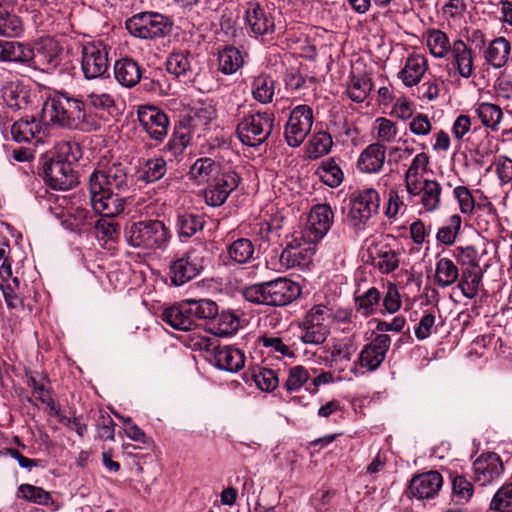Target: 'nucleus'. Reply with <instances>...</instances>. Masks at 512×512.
Returning a JSON list of instances; mask_svg holds the SVG:
<instances>
[{
  "instance_id": "nucleus-1",
  "label": "nucleus",
  "mask_w": 512,
  "mask_h": 512,
  "mask_svg": "<svg viewBox=\"0 0 512 512\" xmlns=\"http://www.w3.org/2000/svg\"><path fill=\"white\" fill-rule=\"evenodd\" d=\"M129 170L128 165L113 162L110 165L100 164L89 175V202L96 214L118 216L124 211L126 201L119 194L127 192L132 186Z\"/></svg>"
},
{
  "instance_id": "nucleus-2",
  "label": "nucleus",
  "mask_w": 512,
  "mask_h": 512,
  "mask_svg": "<svg viewBox=\"0 0 512 512\" xmlns=\"http://www.w3.org/2000/svg\"><path fill=\"white\" fill-rule=\"evenodd\" d=\"M43 112L53 124L71 130L93 132L98 131L103 124L101 114L92 112L82 99L66 92L48 97Z\"/></svg>"
},
{
  "instance_id": "nucleus-3",
  "label": "nucleus",
  "mask_w": 512,
  "mask_h": 512,
  "mask_svg": "<svg viewBox=\"0 0 512 512\" xmlns=\"http://www.w3.org/2000/svg\"><path fill=\"white\" fill-rule=\"evenodd\" d=\"M124 237L129 246L152 254L168 248L172 233L163 221L146 219L127 225Z\"/></svg>"
},
{
  "instance_id": "nucleus-4",
  "label": "nucleus",
  "mask_w": 512,
  "mask_h": 512,
  "mask_svg": "<svg viewBox=\"0 0 512 512\" xmlns=\"http://www.w3.org/2000/svg\"><path fill=\"white\" fill-rule=\"evenodd\" d=\"M243 297L254 304L285 306L300 294L298 284L284 277L250 285L243 289Z\"/></svg>"
},
{
  "instance_id": "nucleus-5",
  "label": "nucleus",
  "mask_w": 512,
  "mask_h": 512,
  "mask_svg": "<svg viewBox=\"0 0 512 512\" xmlns=\"http://www.w3.org/2000/svg\"><path fill=\"white\" fill-rule=\"evenodd\" d=\"M72 153L66 155L65 159H45L42 163V176L44 181L53 189L69 190L78 184V176L72 167V162L79 158V146L77 144L65 143L61 147V153Z\"/></svg>"
},
{
  "instance_id": "nucleus-6",
  "label": "nucleus",
  "mask_w": 512,
  "mask_h": 512,
  "mask_svg": "<svg viewBox=\"0 0 512 512\" xmlns=\"http://www.w3.org/2000/svg\"><path fill=\"white\" fill-rule=\"evenodd\" d=\"M247 106L238 107L239 114H243L237 124V135L242 144L256 147L264 143L271 135L274 127L275 116L270 111H259Z\"/></svg>"
},
{
  "instance_id": "nucleus-7",
  "label": "nucleus",
  "mask_w": 512,
  "mask_h": 512,
  "mask_svg": "<svg viewBox=\"0 0 512 512\" xmlns=\"http://www.w3.org/2000/svg\"><path fill=\"white\" fill-rule=\"evenodd\" d=\"M174 22L171 17L156 11H143L126 19L129 34L141 40L164 39L171 35Z\"/></svg>"
},
{
  "instance_id": "nucleus-8",
  "label": "nucleus",
  "mask_w": 512,
  "mask_h": 512,
  "mask_svg": "<svg viewBox=\"0 0 512 512\" xmlns=\"http://www.w3.org/2000/svg\"><path fill=\"white\" fill-rule=\"evenodd\" d=\"M380 201L378 191L373 188L355 192L349 201L348 224L355 230H364L369 220L378 213Z\"/></svg>"
},
{
  "instance_id": "nucleus-9",
  "label": "nucleus",
  "mask_w": 512,
  "mask_h": 512,
  "mask_svg": "<svg viewBox=\"0 0 512 512\" xmlns=\"http://www.w3.org/2000/svg\"><path fill=\"white\" fill-rule=\"evenodd\" d=\"M204 249L195 247L182 257L173 260L169 266V277L174 286H181L200 274L203 270Z\"/></svg>"
},
{
  "instance_id": "nucleus-10",
  "label": "nucleus",
  "mask_w": 512,
  "mask_h": 512,
  "mask_svg": "<svg viewBox=\"0 0 512 512\" xmlns=\"http://www.w3.org/2000/svg\"><path fill=\"white\" fill-rule=\"evenodd\" d=\"M390 344L389 335L383 333L376 335L370 343L364 345L351 372L357 377L364 373L361 369H366L369 372L375 371L385 360Z\"/></svg>"
},
{
  "instance_id": "nucleus-11",
  "label": "nucleus",
  "mask_w": 512,
  "mask_h": 512,
  "mask_svg": "<svg viewBox=\"0 0 512 512\" xmlns=\"http://www.w3.org/2000/svg\"><path fill=\"white\" fill-rule=\"evenodd\" d=\"M109 48L102 41L87 43L82 48L81 69L88 80L105 76L109 69Z\"/></svg>"
},
{
  "instance_id": "nucleus-12",
  "label": "nucleus",
  "mask_w": 512,
  "mask_h": 512,
  "mask_svg": "<svg viewBox=\"0 0 512 512\" xmlns=\"http://www.w3.org/2000/svg\"><path fill=\"white\" fill-rule=\"evenodd\" d=\"M313 124V111L308 105H298L290 113L285 127V139L290 147L300 146Z\"/></svg>"
},
{
  "instance_id": "nucleus-13",
  "label": "nucleus",
  "mask_w": 512,
  "mask_h": 512,
  "mask_svg": "<svg viewBox=\"0 0 512 512\" xmlns=\"http://www.w3.org/2000/svg\"><path fill=\"white\" fill-rule=\"evenodd\" d=\"M239 175L232 170L220 172L213 177L205 189V201L209 206L218 207L225 203L228 196L238 187Z\"/></svg>"
},
{
  "instance_id": "nucleus-14",
  "label": "nucleus",
  "mask_w": 512,
  "mask_h": 512,
  "mask_svg": "<svg viewBox=\"0 0 512 512\" xmlns=\"http://www.w3.org/2000/svg\"><path fill=\"white\" fill-rule=\"evenodd\" d=\"M244 21L247 29L255 37L271 35L275 31V20L267 7L256 1L245 4Z\"/></svg>"
},
{
  "instance_id": "nucleus-15",
  "label": "nucleus",
  "mask_w": 512,
  "mask_h": 512,
  "mask_svg": "<svg viewBox=\"0 0 512 512\" xmlns=\"http://www.w3.org/2000/svg\"><path fill=\"white\" fill-rule=\"evenodd\" d=\"M137 117L141 128L156 141L162 142L167 136L169 118L166 113L155 106H140Z\"/></svg>"
},
{
  "instance_id": "nucleus-16",
  "label": "nucleus",
  "mask_w": 512,
  "mask_h": 512,
  "mask_svg": "<svg viewBox=\"0 0 512 512\" xmlns=\"http://www.w3.org/2000/svg\"><path fill=\"white\" fill-rule=\"evenodd\" d=\"M334 213L329 204L314 205L308 217V223L303 231V238L307 242L321 240L330 230Z\"/></svg>"
},
{
  "instance_id": "nucleus-17",
  "label": "nucleus",
  "mask_w": 512,
  "mask_h": 512,
  "mask_svg": "<svg viewBox=\"0 0 512 512\" xmlns=\"http://www.w3.org/2000/svg\"><path fill=\"white\" fill-rule=\"evenodd\" d=\"M474 481L480 486H486L500 477L504 465L500 456L490 452L480 455L473 463Z\"/></svg>"
},
{
  "instance_id": "nucleus-18",
  "label": "nucleus",
  "mask_w": 512,
  "mask_h": 512,
  "mask_svg": "<svg viewBox=\"0 0 512 512\" xmlns=\"http://www.w3.org/2000/svg\"><path fill=\"white\" fill-rule=\"evenodd\" d=\"M36 93L22 81H11L3 86L2 98L13 110H26L34 105Z\"/></svg>"
},
{
  "instance_id": "nucleus-19",
  "label": "nucleus",
  "mask_w": 512,
  "mask_h": 512,
  "mask_svg": "<svg viewBox=\"0 0 512 512\" xmlns=\"http://www.w3.org/2000/svg\"><path fill=\"white\" fill-rule=\"evenodd\" d=\"M312 243L307 242L303 236L300 239L292 238L288 241L279 258L282 266L294 268L308 264L314 254L313 248L310 246Z\"/></svg>"
},
{
  "instance_id": "nucleus-20",
  "label": "nucleus",
  "mask_w": 512,
  "mask_h": 512,
  "mask_svg": "<svg viewBox=\"0 0 512 512\" xmlns=\"http://www.w3.org/2000/svg\"><path fill=\"white\" fill-rule=\"evenodd\" d=\"M443 485L442 475L435 470L416 475L412 478L409 485L411 496L419 499L434 498Z\"/></svg>"
},
{
  "instance_id": "nucleus-21",
  "label": "nucleus",
  "mask_w": 512,
  "mask_h": 512,
  "mask_svg": "<svg viewBox=\"0 0 512 512\" xmlns=\"http://www.w3.org/2000/svg\"><path fill=\"white\" fill-rule=\"evenodd\" d=\"M244 352L231 345L216 346L213 348V362L221 370L236 373L245 365Z\"/></svg>"
},
{
  "instance_id": "nucleus-22",
  "label": "nucleus",
  "mask_w": 512,
  "mask_h": 512,
  "mask_svg": "<svg viewBox=\"0 0 512 512\" xmlns=\"http://www.w3.org/2000/svg\"><path fill=\"white\" fill-rule=\"evenodd\" d=\"M161 318L176 330L189 331L196 326L187 300L165 309Z\"/></svg>"
},
{
  "instance_id": "nucleus-23",
  "label": "nucleus",
  "mask_w": 512,
  "mask_h": 512,
  "mask_svg": "<svg viewBox=\"0 0 512 512\" xmlns=\"http://www.w3.org/2000/svg\"><path fill=\"white\" fill-rule=\"evenodd\" d=\"M143 74L142 66L133 58L124 57L114 64V76L117 82L126 88L136 86Z\"/></svg>"
},
{
  "instance_id": "nucleus-24",
  "label": "nucleus",
  "mask_w": 512,
  "mask_h": 512,
  "mask_svg": "<svg viewBox=\"0 0 512 512\" xmlns=\"http://www.w3.org/2000/svg\"><path fill=\"white\" fill-rule=\"evenodd\" d=\"M385 158L386 147L379 142L372 143L360 154L357 167L365 173H377L382 169Z\"/></svg>"
},
{
  "instance_id": "nucleus-25",
  "label": "nucleus",
  "mask_w": 512,
  "mask_h": 512,
  "mask_svg": "<svg viewBox=\"0 0 512 512\" xmlns=\"http://www.w3.org/2000/svg\"><path fill=\"white\" fill-rule=\"evenodd\" d=\"M193 60L194 58L188 50L174 51L167 58L166 69L177 78L188 81L195 75Z\"/></svg>"
},
{
  "instance_id": "nucleus-26",
  "label": "nucleus",
  "mask_w": 512,
  "mask_h": 512,
  "mask_svg": "<svg viewBox=\"0 0 512 512\" xmlns=\"http://www.w3.org/2000/svg\"><path fill=\"white\" fill-rule=\"evenodd\" d=\"M36 55L28 44L16 41L4 42L3 62H13L26 66H34Z\"/></svg>"
},
{
  "instance_id": "nucleus-27",
  "label": "nucleus",
  "mask_w": 512,
  "mask_h": 512,
  "mask_svg": "<svg viewBox=\"0 0 512 512\" xmlns=\"http://www.w3.org/2000/svg\"><path fill=\"white\" fill-rule=\"evenodd\" d=\"M427 69V60L419 54L407 58L404 68L399 72V77L406 86L412 87L418 84Z\"/></svg>"
},
{
  "instance_id": "nucleus-28",
  "label": "nucleus",
  "mask_w": 512,
  "mask_h": 512,
  "mask_svg": "<svg viewBox=\"0 0 512 512\" xmlns=\"http://www.w3.org/2000/svg\"><path fill=\"white\" fill-rule=\"evenodd\" d=\"M511 46L504 37L493 39L485 50L486 61L494 68L499 69L506 65L509 59Z\"/></svg>"
},
{
  "instance_id": "nucleus-29",
  "label": "nucleus",
  "mask_w": 512,
  "mask_h": 512,
  "mask_svg": "<svg viewBox=\"0 0 512 512\" xmlns=\"http://www.w3.org/2000/svg\"><path fill=\"white\" fill-rule=\"evenodd\" d=\"M452 56L460 76L470 78L474 73L472 51L462 40H456L452 44Z\"/></svg>"
},
{
  "instance_id": "nucleus-30",
  "label": "nucleus",
  "mask_w": 512,
  "mask_h": 512,
  "mask_svg": "<svg viewBox=\"0 0 512 512\" xmlns=\"http://www.w3.org/2000/svg\"><path fill=\"white\" fill-rule=\"evenodd\" d=\"M473 111L485 127L490 128L492 131L498 130V126L503 118L500 106L489 102H481L474 105Z\"/></svg>"
},
{
  "instance_id": "nucleus-31",
  "label": "nucleus",
  "mask_w": 512,
  "mask_h": 512,
  "mask_svg": "<svg viewBox=\"0 0 512 512\" xmlns=\"http://www.w3.org/2000/svg\"><path fill=\"white\" fill-rule=\"evenodd\" d=\"M459 279V269L449 258H440L435 267L434 281L441 288L453 285Z\"/></svg>"
},
{
  "instance_id": "nucleus-32",
  "label": "nucleus",
  "mask_w": 512,
  "mask_h": 512,
  "mask_svg": "<svg viewBox=\"0 0 512 512\" xmlns=\"http://www.w3.org/2000/svg\"><path fill=\"white\" fill-rule=\"evenodd\" d=\"M243 63L241 52L234 46H227L218 53V69L225 75L235 73Z\"/></svg>"
},
{
  "instance_id": "nucleus-33",
  "label": "nucleus",
  "mask_w": 512,
  "mask_h": 512,
  "mask_svg": "<svg viewBox=\"0 0 512 512\" xmlns=\"http://www.w3.org/2000/svg\"><path fill=\"white\" fill-rule=\"evenodd\" d=\"M220 173V163L210 157H201L197 159L190 167V178L197 182H204L210 176H216Z\"/></svg>"
},
{
  "instance_id": "nucleus-34",
  "label": "nucleus",
  "mask_w": 512,
  "mask_h": 512,
  "mask_svg": "<svg viewBox=\"0 0 512 512\" xmlns=\"http://www.w3.org/2000/svg\"><path fill=\"white\" fill-rule=\"evenodd\" d=\"M253 98L261 104L272 102L275 92V82L271 76L260 74L252 81Z\"/></svg>"
},
{
  "instance_id": "nucleus-35",
  "label": "nucleus",
  "mask_w": 512,
  "mask_h": 512,
  "mask_svg": "<svg viewBox=\"0 0 512 512\" xmlns=\"http://www.w3.org/2000/svg\"><path fill=\"white\" fill-rule=\"evenodd\" d=\"M40 127L34 118L20 119L11 126L12 139L18 143H30L37 139Z\"/></svg>"
},
{
  "instance_id": "nucleus-36",
  "label": "nucleus",
  "mask_w": 512,
  "mask_h": 512,
  "mask_svg": "<svg viewBox=\"0 0 512 512\" xmlns=\"http://www.w3.org/2000/svg\"><path fill=\"white\" fill-rule=\"evenodd\" d=\"M316 174L325 185L331 188L340 186L344 179V174L334 158L323 160Z\"/></svg>"
},
{
  "instance_id": "nucleus-37",
  "label": "nucleus",
  "mask_w": 512,
  "mask_h": 512,
  "mask_svg": "<svg viewBox=\"0 0 512 512\" xmlns=\"http://www.w3.org/2000/svg\"><path fill=\"white\" fill-rule=\"evenodd\" d=\"M382 294L376 287H370L360 295H355L356 311L364 317L373 315L380 304Z\"/></svg>"
},
{
  "instance_id": "nucleus-38",
  "label": "nucleus",
  "mask_w": 512,
  "mask_h": 512,
  "mask_svg": "<svg viewBox=\"0 0 512 512\" xmlns=\"http://www.w3.org/2000/svg\"><path fill=\"white\" fill-rule=\"evenodd\" d=\"M23 32L22 19L13 12L0 9V37L19 38Z\"/></svg>"
},
{
  "instance_id": "nucleus-39",
  "label": "nucleus",
  "mask_w": 512,
  "mask_h": 512,
  "mask_svg": "<svg viewBox=\"0 0 512 512\" xmlns=\"http://www.w3.org/2000/svg\"><path fill=\"white\" fill-rule=\"evenodd\" d=\"M427 46L430 53L436 58H444L449 52H452L448 36L438 29L428 31Z\"/></svg>"
},
{
  "instance_id": "nucleus-40",
  "label": "nucleus",
  "mask_w": 512,
  "mask_h": 512,
  "mask_svg": "<svg viewBox=\"0 0 512 512\" xmlns=\"http://www.w3.org/2000/svg\"><path fill=\"white\" fill-rule=\"evenodd\" d=\"M474 264L472 269H466L462 272L459 279L458 288L461 290L463 296L468 299H473L478 295L479 285L482 280V274L477 271Z\"/></svg>"
},
{
  "instance_id": "nucleus-41",
  "label": "nucleus",
  "mask_w": 512,
  "mask_h": 512,
  "mask_svg": "<svg viewBox=\"0 0 512 512\" xmlns=\"http://www.w3.org/2000/svg\"><path fill=\"white\" fill-rule=\"evenodd\" d=\"M167 172L166 161L162 157L148 159L140 171L139 180L153 183L160 180Z\"/></svg>"
},
{
  "instance_id": "nucleus-42",
  "label": "nucleus",
  "mask_w": 512,
  "mask_h": 512,
  "mask_svg": "<svg viewBox=\"0 0 512 512\" xmlns=\"http://www.w3.org/2000/svg\"><path fill=\"white\" fill-rule=\"evenodd\" d=\"M205 221L200 215L193 213H183L178 215L176 227L180 238H190L197 231L204 227Z\"/></svg>"
},
{
  "instance_id": "nucleus-43",
  "label": "nucleus",
  "mask_w": 512,
  "mask_h": 512,
  "mask_svg": "<svg viewBox=\"0 0 512 512\" xmlns=\"http://www.w3.org/2000/svg\"><path fill=\"white\" fill-rule=\"evenodd\" d=\"M442 187L436 180H424L421 203L427 212L436 211L441 205Z\"/></svg>"
},
{
  "instance_id": "nucleus-44",
  "label": "nucleus",
  "mask_w": 512,
  "mask_h": 512,
  "mask_svg": "<svg viewBox=\"0 0 512 512\" xmlns=\"http://www.w3.org/2000/svg\"><path fill=\"white\" fill-rule=\"evenodd\" d=\"M227 252L231 260L238 264H245L253 258L254 245L251 240L240 238L229 245Z\"/></svg>"
},
{
  "instance_id": "nucleus-45",
  "label": "nucleus",
  "mask_w": 512,
  "mask_h": 512,
  "mask_svg": "<svg viewBox=\"0 0 512 512\" xmlns=\"http://www.w3.org/2000/svg\"><path fill=\"white\" fill-rule=\"evenodd\" d=\"M17 496L38 505L49 506L54 503L49 492L45 491L39 486H34L31 484H21L18 487Z\"/></svg>"
},
{
  "instance_id": "nucleus-46",
  "label": "nucleus",
  "mask_w": 512,
  "mask_h": 512,
  "mask_svg": "<svg viewBox=\"0 0 512 512\" xmlns=\"http://www.w3.org/2000/svg\"><path fill=\"white\" fill-rule=\"evenodd\" d=\"M333 145L332 137L325 131H320L312 136L307 146V154L310 159H317L327 154Z\"/></svg>"
},
{
  "instance_id": "nucleus-47",
  "label": "nucleus",
  "mask_w": 512,
  "mask_h": 512,
  "mask_svg": "<svg viewBox=\"0 0 512 512\" xmlns=\"http://www.w3.org/2000/svg\"><path fill=\"white\" fill-rule=\"evenodd\" d=\"M473 493V484L464 476L455 475L452 478V501L455 504L464 505L468 503Z\"/></svg>"
},
{
  "instance_id": "nucleus-48",
  "label": "nucleus",
  "mask_w": 512,
  "mask_h": 512,
  "mask_svg": "<svg viewBox=\"0 0 512 512\" xmlns=\"http://www.w3.org/2000/svg\"><path fill=\"white\" fill-rule=\"evenodd\" d=\"M5 303L9 309H16L23 306V299L21 297V280L14 277L11 281L0 283Z\"/></svg>"
},
{
  "instance_id": "nucleus-49",
  "label": "nucleus",
  "mask_w": 512,
  "mask_h": 512,
  "mask_svg": "<svg viewBox=\"0 0 512 512\" xmlns=\"http://www.w3.org/2000/svg\"><path fill=\"white\" fill-rule=\"evenodd\" d=\"M251 378L260 390L266 392L273 391L279 384L276 371L265 367L254 369Z\"/></svg>"
},
{
  "instance_id": "nucleus-50",
  "label": "nucleus",
  "mask_w": 512,
  "mask_h": 512,
  "mask_svg": "<svg viewBox=\"0 0 512 512\" xmlns=\"http://www.w3.org/2000/svg\"><path fill=\"white\" fill-rule=\"evenodd\" d=\"M214 333L218 336L233 335L239 328L238 317L231 312H222L214 318Z\"/></svg>"
},
{
  "instance_id": "nucleus-51",
  "label": "nucleus",
  "mask_w": 512,
  "mask_h": 512,
  "mask_svg": "<svg viewBox=\"0 0 512 512\" xmlns=\"http://www.w3.org/2000/svg\"><path fill=\"white\" fill-rule=\"evenodd\" d=\"M300 340L304 344L321 345L330 334L328 327L313 326L306 323L301 324Z\"/></svg>"
},
{
  "instance_id": "nucleus-52",
  "label": "nucleus",
  "mask_w": 512,
  "mask_h": 512,
  "mask_svg": "<svg viewBox=\"0 0 512 512\" xmlns=\"http://www.w3.org/2000/svg\"><path fill=\"white\" fill-rule=\"evenodd\" d=\"M371 89L372 83L369 78L353 76L347 87V94L352 101L361 103L368 97Z\"/></svg>"
},
{
  "instance_id": "nucleus-53",
  "label": "nucleus",
  "mask_w": 512,
  "mask_h": 512,
  "mask_svg": "<svg viewBox=\"0 0 512 512\" xmlns=\"http://www.w3.org/2000/svg\"><path fill=\"white\" fill-rule=\"evenodd\" d=\"M196 323L197 319H214L218 313L217 304L208 299L187 300Z\"/></svg>"
},
{
  "instance_id": "nucleus-54",
  "label": "nucleus",
  "mask_w": 512,
  "mask_h": 512,
  "mask_svg": "<svg viewBox=\"0 0 512 512\" xmlns=\"http://www.w3.org/2000/svg\"><path fill=\"white\" fill-rule=\"evenodd\" d=\"M373 130L376 132L378 142L394 143L398 136V129L391 120L379 117L375 120Z\"/></svg>"
},
{
  "instance_id": "nucleus-55",
  "label": "nucleus",
  "mask_w": 512,
  "mask_h": 512,
  "mask_svg": "<svg viewBox=\"0 0 512 512\" xmlns=\"http://www.w3.org/2000/svg\"><path fill=\"white\" fill-rule=\"evenodd\" d=\"M87 107L92 111L99 113L103 116L105 121L104 112L108 113L115 106L113 97L108 93H90L87 95Z\"/></svg>"
},
{
  "instance_id": "nucleus-56",
  "label": "nucleus",
  "mask_w": 512,
  "mask_h": 512,
  "mask_svg": "<svg viewBox=\"0 0 512 512\" xmlns=\"http://www.w3.org/2000/svg\"><path fill=\"white\" fill-rule=\"evenodd\" d=\"M356 348L351 341L335 343L330 350L331 363L334 366L350 362Z\"/></svg>"
},
{
  "instance_id": "nucleus-57",
  "label": "nucleus",
  "mask_w": 512,
  "mask_h": 512,
  "mask_svg": "<svg viewBox=\"0 0 512 512\" xmlns=\"http://www.w3.org/2000/svg\"><path fill=\"white\" fill-rule=\"evenodd\" d=\"M95 229L101 234V239L105 241H115L119 235V224L113 220L116 216L100 215Z\"/></svg>"
},
{
  "instance_id": "nucleus-58",
  "label": "nucleus",
  "mask_w": 512,
  "mask_h": 512,
  "mask_svg": "<svg viewBox=\"0 0 512 512\" xmlns=\"http://www.w3.org/2000/svg\"><path fill=\"white\" fill-rule=\"evenodd\" d=\"M491 509L498 512H512V483L503 485L491 501Z\"/></svg>"
},
{
  "instance_id": "nucleus-59",
  "label": "nucleus",
  "mask_w": 512,
  "mask_h": 512,
  "mask_svg": "<svg viewBox=\"0 0 512 512\" xmlns=\"http://www.w3.org/2000/svg\"><path fill=\"white\" fill-rule=\"evenodd\" d=\"M310 376L308 370L303 366H294L289 369L284 387L289 392L299 390L308 380Z\"/></svg>"
},
{
  "instance_id": "nucleus-60",
  "label": "nucleus",
  "mask_w": 512,
  "mask_h": 512,
  "mask_svg": "<svg viewBox=\"0 0 512 512\" xmlns=\"http://www.w3.org/2000/svg\"><path fill=\"white\" fill-rule=\"evenodd\" d=\"M376 266L384 274L393 272L399 266V252L392 249L380 251Z\"/></svg>"
},
{
  "instance_id": "nucleus-61",
  "label": "nucleus",
  "mask_w": 512,
  "mask_h": 512,
  "mask_svg": "<svg viewBox=\"0 0 512 512\" xmlns=\"http://www.w3.org/2000/svg\"><path fill=\"white\" fill-rule=\"evenodd\" d=\"M283 217L279 214L271 215L269 220L261 222L259 234L261 238L270 241L273 236H278V232L283 226Z\"/></svg>"
},
{
  "instance_id": "nucleus-62",
  "label": "nucleus",
  "mask_w": 512,
  "mask_h": 512,
  "mask_svg": "<svg viewBox=\"0 0 512 512\" xmlns=\"http://www.w3.org/2000/svg\"><path fill=\"white\" fill-rule=\"evenodd\" d=\"M60 48L55 42H48L42 47V51H40V56L43 57L41 60V64L46 65V68L43 70L54 69L60 64L59 57Z\"/></svg>"
},
{
  "instance_id": "nucleus-63",
  "label": "nucleus",
  "mask_w": 512,
  "mask_h": 512,
  "mask_svg": "<svg viewBox=\"0 0 512 512\" xmlns=\"http://www.w3.org/2000/svg\"><path fill=\"white\" fill-rule=\"evenodd\" d=\"M406 210L402 198L395 190L388 192L387 203L385 206L384 214L389 220H395L398 214H403Z\"/></svg>"
},
{
  "instance_id": "nucleus-64",
  "label": "nucleus",
  "mask_w": 512,
  "mask_h": 512,
  "mask_svg": "<svg viewBox=\"0 0 512 512\" xmlns=\"http://www.w3.org/2000/svg\"><path fill=\"white\" fill-rule=\"evenodd\" d=\"M330 316V309L325 305H315L306 314L302 323L313 326L328 327L325 324L326 319Z\"/></svg>"
}]
</instances>
